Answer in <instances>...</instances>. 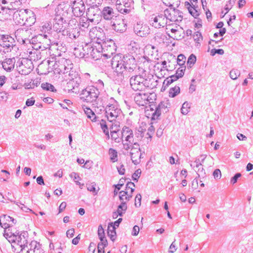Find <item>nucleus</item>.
I'll return each instance as SVG.
<instances>
[{
	"label": "nucleus",
	"instance_id": "nucleus-1",
	"mask_svg": "<svg viewBox=\"0 0 253 253\" xmlns=\"http://www.w3.org/2000/svg\"><path fill=\"white\" fill-rule=\"evenodd\" d=\"M111 66L114 78L120 83L129 76L128 74L136 69V63L134 57L130 54H117L111 59Z\"/></svg>",
	"mask_w": 253,
	"mask_h": 253
},
{
	"label": "nucleus",
	"instance_id": "nucleus-2",
	"mask_svg": "<svg viewBox=\"0 0 253 253\" xmlns=\"http://www.w3.org/2000/svg\"><path fill=\"white\" fill-rule=\"evenodd\" d=\"M52 59H53L52 58ZM48 66V71L45 72H42L41 74H47L48 73L53 70L54 73L59 74H68L69 76H73L74 71L72 70L73 64L72 61L68 59L64 58H56L55 60H48L47 61Z\"/></svg>",
	"mask_w": 253,
	"mask_h": 253
},
{
	"label": "nucleus",
	"instance_id": "nucleus-3",
	"mask_svg": "<svg viewBox=\"0 0 253 253\" xmlns=\"http://www.w3.org/2000/svg\"><path fill=\"white\" fill-rule=\"evenodd\" d=\"M4 236L11 243L13 251L15 253H24L28 245V233L26 231L20 233H5Z\"/></svg>",
	"mask_w": 253,
	"mask_h": 253
},
{
	"label": "nucleus",
	"instance_id": "nucleus-4",
	"mask_svg": "<svg viewBox=\"0 0 253 253\" xmlns=\"http://www.w3.org/2000/svg\"><path fill=\"white\" fill-rule=\"evenodd\" d=\"M51 36L49 35L39 34L33 37H32V43L33 44L32 46L35 49H36L35 54L38 55V49H41L42 50L47 49L49 47L50 45L52 43L51 39Z\"/></svg>",
	"mask_w": 253,
	"mask_h": 253
},
{
	"label": "nucleus",
	"instance_id": "nucleus-5",
	"mask_svg": "<svg viewBox=\"0 0 253 253\" xmlns=\"http://www.w3.org/2000/svg\"><path fill=\"white\" fill-rule=\"evenodd\" d=\"M121 113L122 111L119 108L117 101L114 98H111L105 108V115L108 120L110 122L116 121Z\"/></svg>",
	"mask_w": 253,
	"mask_h": 253
},
{
	"label": "nucleus",
	"instance_id": "nucleus-6",
	"mask_svg": "<svg viewBox=\"0 0 253 253\" xmlns=\"http://www.w3.org/2000/svg\"><path fill=\"white\" fill-rule=\"evenodd\" d=\"M129 82L131 88L135 91H143L151 87L150 80L144 78L141 75L132 76Z\"/></svg>",
	"mask_w": 253,
	"mask_h": 253
},
{
	"label": "nucleus",
	"instance_id": "nucleus-7",
	"mask_svg": "<svg viewBox=\"0 0 253 253\" xmlns=\"http://www.w3.org/2000/svg\"><path fill=\"white\" fill-rule=\"evenodd\" d=\"M99 93V89L96 87L88 86L82 90L81 98L87 102L93 103L96 101Z\"/></svg>",
	"mask_w": 253,
	"mask_h": 253
},
{
	"label": "nucleus",
	"instance_id": "nucleus-8",
	"mask_svg": "<svg viewBox=\"0 0 253 253\" xmlns=\"http://www.w3.org/2000/svg\"><path fill=\"white\" fill-rule=\"evenodd\" d=\"M35 53V52L31 51L30 52L31 55H29L30 59L23 58L20 61H19L17 62V67L21 74L27 75L31 72L33 67L32 60H36L34 56Z\"/></svg>",
	"mask_w": 253,
	"mask_h": 253
},
{
	"label": "nucleus",
	"instance_id": "nucleus-9",
	"mask_svg": "<svg viewBox=\"0 0 253 253\" xmlns=\"http://www.w3.org/2000/svg\"><path fill=\"white\" fill-rule=\"evenodd\" d=\"M121 133L123 148L128 151L134 142L133 132L129 127L124 126L122 128Z\"/></svg>",
	"mask_w": 253,
	"mask_h": 253
},
{
	"label": "nucleus",
	"instance_id": "nucleus-10",
	"mask_svg": "<svg viewBox=\"0 0 253 253\" xmlns=\"http://www.w3.org/2000/svg\"><path fill=\"white\" fill-rule=\"evenodd\" d=\"M149 22L150 24L155 28H163L167 26L168 23L165 12L164 14H152L150 16Z\"/></svg>",
	"mask_w": 253,
	"mask_h": 253
},
{
	"label": "nucleus",
	"instance_id": "nucleus-11",
	"mask_svg": "<svg viewBox=\"0 0 253 253\" xmlns=\"http://www.w3.org/2000/svg\"><path fill=\"white\" fill-rule=\"evenodd\" d=\"M89 36L92 42L101 43L106 39L103 30L99 27H94L90 29Z\"/></svg>",
	"mask_w": 253,
	"mask_h": 253
},
{
	"label": "nucleus",
	"instance_id": "nucleus-12",
	"mask_svg": "<svg viewBox=\"0 0 253 253\" xmlns=\"http://www.w3.org/2000/svg\"><path fill=\"white\" fill-rule=\"evenodd\" d=\"M32 33L31 30L21 28L18 29L15 32V37L17 41L21 43L31 44L32 38L30 39Z\"/></svg>",
	"mask_w": 253,
	"mask_h": 253
},
{
	"label": "nucleus",
	"instance_id": "nucleus-13",
	"mask_svg": "<svg viewBox=\"0 0 253 253\" xmlns=\"http://www.w3.org/2000/svg\"><path fill=\"white\" fill-rule=\"evenodd\" d=\"M103 56L107 58H110L116 51V46L114 42L111 39H106L101 43Z\"/></svg>",
	"mask_w": 253,
	"mask_h": 253
},
{
	"label": "nucleus",
	"instance_id": "nucleus-14",
	"mask_svg": "<svg viewBox=\"0 0 253 253\" xmlns=\"http://www.w3.org/2000/svg\"><path fill=\"white\" fill-rule=\"evenodd\" d=\"M170 106V105L168 101L161 102L156 107L155 111L152 113L151 117L152 120H157L162 113L165 114L168 112Z\"/></svg>",
	"mask_w": 253,
	"mask_h": 253
},
{
	"label": "nucleus",
	"instance_id": "nucleus-15",
	"mask_svg": "<svg viewBox=\"0 0 253 253\" xmlns=\"http://www.w3.org/2000/svg\"><path fill=\"white\" fill-rule=\"evenodd\" d=\"M74 78L73 76H70V81L67 83V87L69 91H71L75 93L79 92V86L81 83V78L75 72H73Z\"/></svg>",
	"mask_w": 253,
	"mask_h": 253
},
{
	"label": "nucleus",
	"instance_id": "nucleus-16",
	"mask_svg": "<svg viewBox=\"0 0 253 253\" xmlns=\"http://www.w3.org/2000/svg\"><path fill=\"white\" fill-rule=\"evenodd\" d=\"M72 12L76 17H81L85 12V7L83 0H75L71 3Z\"/></svg>",
	"mask_w": 253,
	"mask_h": 253
},
{
	"label": "nucleus",
	"instance_id": "nucleus-17",
	"mask_svg": "<svg viewBox=\"0 0 253 253\" xmlns=\"http://www.w3.org/2000/svg\"><path fill=\"white\" fill-rule=\"evenodd\" d=\"M167 20L171 22L181 21L183 18L182 13L178 9L170 8L164 11Z\"/></svg>",
	"mask_w": 253,
	"mask_h": 253
},
{
	"label": "nucleus",
	"instance_id": "nucleus-18",
	"mask_svg": "<svg viewBox=\"0 0 253 253\" xmlns=\"http://www.w3.org/2000/svg\"><path fill=\"white\" fill-rule=\"evenodd\" d=\"M15 40L8 35H0V46L3 47L6 51H11L15 45Z\"/></svg>",
	"mask_w": 253,
	"mask_h": 253
},
{
	"label": "nucleus",
	"instance_id": "nucleus-19",
	"mask_svg": "<svg viewBox=\"0 0 253 253\" xmlns=\"http://www.w3.org/2000/svg\"><path fill=\"white\" fill-rule=\"evenodd\" d=\"M53 30L57 33L63 32L66 28L67 23L64 18L60 15H56L53 22Z\"/></svg>",
	"mask_w": 253,
	"mask_h": 253
},
{
	"label": "nucleus",
	"instance_id": "nucleus-20",
	"mask_svg": "<svg viewBox=\"0 0 253 253\" xmlns=\"http://www.w3.org/2000/svg\"><path fill=\"white\" fill-rule=\"evenodd\" d=\"M93 42H90L89 43H85L82 48V51L79 50V49H75V54L80 58L84 57H91L92 58V51L93 49Z\"/></svg>",
	"mask_w": 253,
	"mask_h": 253
},
{
	"label": "nucleus",
	"instance_id": "nucleus-21",
	"mask_svg": "<svg viewBox=\"0 0 253 253\" xmlns=\"http://www.w3.org/2000/svg\"><path fill=\"white\" fill-rule=\"evenodd\" d=\"M152 99L150 95L143 93L142 91L136 93L134 96V100L138 106H144L151 102Z\"/></svg>",
	"mask_w": 253,
	"mask_h": 253
},
{
	"label": "nucleus",
	"instance_id": "nucleus-22",
	"mask_svg": "<svg viewBox=\"0 0 253 253\" xmlns=\"http://www.w3.org/2000/svg\"><path fill=\"white\" fill-rule=\"evenodd\" d=\"M129 152L131 160L134 165H137L140 162L141 153L139 144H132L130 147Z\"/></svg>",
	"mask_w": 253,
	"mask_h": 253
},
{
	"label": "nucleus",
	"instance_id": "nucleus-23",
	"mask_svg": "<svg viewBox=\"0 0 253 253\" xmlns=\"http://www.w3.org/2000/svg\"><path fill=\"white\" fill-rule=\"evenodd\" d=\"M97 21L98 20H95L94 18L82 17L80 19L79 29L83 31H85L90 27L96 25L98 23Z\"/></svg>",
	"mask_w": 253,
	"mask_h": 253
},
{
	"label": "nucleus",
	"instance_id": "nucleus-24",
	"mask_svg": "<svg viewBox=\"0 0 253 253\" xmlns=\"http://www.w3.org/2000/svg\"><path fill=\"white\" fill-rule=\"evenodd\" d=\"M24 253H44L42 245L36 241H32L25 247Z\"/></svg>",
	"mask_w": 253,
	"mask_h": 253
},
{
	"label": "nucleus",
	"instance_id": "nucleus-25",
	"mask_svg": "<svg viewBox=\"0 0 253 253\" xmlns=\"http://www.w3.org/2000/svg\"><path fill=\"white\" fill-rule=\"evenodd\" d=\"M15 223V220L9 215H3L0 217V225L4 229H7Z\"/></svg>",
	"mask_w": 253,
	"mask_h": 253
},
{
	"label": "nucleus",
	"instance_id": "nucleus-26",
	"mask_svg": "<svg viewBox=\"0 0 253 253\" xmlns=\"http://www.w3.org/2000/svg\"><path fill=\"white\" fill-rule=\"evenodd\" d=\"M102 48L101 46V43L93 42V47L92 51V58L95 60H98L100 58L103 56V53L102 52Z\"/></svg>",
	"mask_w": 253,
	"mask_h": 253
},
{
	"label": "nucleus",
	"instance_id": "nucleus-27",
	"mask_svg": "<svg viewBox=\"0 0 253 253\" xmlns=\"http://www.w3.org/2000/svg\"><path fill=\"white\" fill-rule=\"evenodd\" d=\"M134 31L137 36L141 37H146L150 33V29L148 26L139 24H137L134 27Z\"/></svg>",
	"mask_w": 253,
	"mask_h": 253
},
{
	"label": "nucleus",
	"instance_id": "nucleus-28",
	"mask_svg": "<svg viewBox=\"0 0 253 253\" xmlns=\"http://www.w3.org/2000/svg\"><path fill=\"white\" fill-rule=\"evenodd\" d=\"M112 27L116 32L123 33L126 30V24L124 19H118L112 25Z\"/></svg>",
	"mask_w": 253,
	"mask_h": 253
},
{
	"label": "nucleus",
	"instance_id": "nucleus-29",
	"mask_svg": "<svg viewBox=\"0 0 253 253\" xmlns=\"http://www.w3.org/2000/svg\"><path fill=\"white\" fill-rule=\"evenodd\" d=\"M185 6L188 9L189 13L195 18H197L200 15V11L196 4H191L188 1L185 2Z\"/></svg>",
	"mask_w": 253,
	"mask_h": 253
},
{
	"label": "nucleus",
	"instance_id": "nucleus-30",
	"mask_svg": "<svg viewBox=\"0 0 253 253\" xmlns=\"http://www.w3.org/2000/svg\"><path fill=\"white\" fill-rule=\"evenodd\" d=\"M167 29H169L172 36H170L171 38H173L174 40H179L181 39L183 36L181 35V33L182 32V29L179 26H176V28H167Z\"/></svg>",
	"mask_w": 253,
	"mask_h": 253
},
{
	"label": "nucleus",
	"instance_id": "nucleus-31",
	"mask_svg": "<svg viewBox=\"0 0 253 253\" xmlns=\"http://www.w3.org/2000/svg\"><path fill=\"white\" fill-rule=\"evenodd\" d=\"M14 58H6L1 63L2 68L6 71H11L14 67Z\"/></svg>",
	"mask_w": 253,
	"mask_h": 253
},
{
	"label": "nucleus",
	"instance_id": "nucleus-32",
	"mask_svg": "<svg viewBox=\"0 0 253 253\" xmlns=\"http://www.w3.org/2000/svg\"><path fill=\"white\" fill-rule=\"evenodd\" d=\"M119 199L121 202L126 203L129 201L132 197L129 191L122 190L119 193Z\"/></svg>",
	"mask_w": 253,
	"mask_h": 253
},
{
	"label": "nucleus",
	"instance_id": "nucleus-33",
	"mask_svg": "<svg viewBox=\"0 0 253 253\" xmlns=\"http://www.w3.org/2000/svg\"><path fill=\"white\" fill-rule=\"evenodd\" d=\"M83 109L88 119H90L93 122H97L98 117L96 116L95 113L89 108L84 105Z\"/></svg>",
	"mask_w": 253,
	"mask_h": 253
},
{
	"label": "nucleus",
	"instance_id": "nucleus-34",
	"mask_svg": "<svg viewBox=\"0 0 253 253\" xmlns=\"http://www.w3.org/2000/svg\"><path fill=\"white\" fill-rule=\"evenodd\" d=\"M101 12L103 17L106 20H110L114 16L113 9L109 6L104 7Z\"/></svg>",
	"mask_w": 253,
	"mask_h": 253
},
{
	"label": "nucleus",
	"instance_id": "nucleus-35",
	"mask_svg": "<svg viewBox=\"0 0 253 253\" xmlns=\"http://www.w3.org/2000/svg\"><path fill=\"white\" fill-rule=\"evenodd\" d=\"M123 0H117L116 1V9L119 12L123 14L128 13L130 12L131 9L124 8L123 3Z\"/></svg>",
	"mask_w": 253,
	"mask_h": 253
},
{
	"label": "nucleus",
	"instance_id": "nucleus-36",
	"mask_svg": "<svg viewBox=\"0 0 253 253\" xmlns=\"http://www.w3.org/2000/svg\"><path fill=\"white\" fill-rule=\"evenodd\" d=\"M101 13V11L98 7H91L88 8V11L86 12V16L90 18H94L97 17Z\"/></svg>",
	"mask_w": 253,
	"mask_h": 253
},
{
	"label": "nucleus",
	"instance_id": "nucleus-37",
	"mask_svg": "<svg viewBox=\"0 0 253 253\" xmlns=\"http://www.w3.org/2000/svg\"><path fill=\"white\" fill-rule=\"evenodd\" d=\"M41 32L43 34L49 35L51 36L52 31V24L49 23H44L41 27Z\"/></svg>",
	"mask_w": 253,
	"mask_h": 253
},
{
	"label": "nucleus",
	"instance_id": "nucleus-38",
	"mask_svg": "<svg viewBox=\"0 0 253 253\" xmlns=\"http://www.w3.org/2000/svg\"><path fill=\"white\" fill-rule=\"evenodd\" d=\"M134 134V141L133 144H138V142L140 141L144 136V131L142 129L141 130H135L133 132Z\"/></svg>",
	"mask_w": 253,
	"mask_h": 253
},
{
	"label": "nucleus",
	"instance_id": "nucleus-39",
	"mask_svg": "<svg viewBox=\"0 0 253 253\" xmlns=\"http://www.w3.org/2000/svg\"><path fill=\"white\" fill-rule=\"evenodd\" d=\"M206 158V155H201L199 158L196 159L193 163L191 164V167H192L193 168H199V166L202 165V164L204 163V161H205Z\"/></svg>",
	"mask_w": 253,
	"mask_h": 253
},
{
	"label": "nucleus",
	"instance_id": "nucleus-40",
	"mask_svg": "<svg viewBox=\"0 0 253 253\" xmlns=\"http://www.w3.org/2000/svg\"><path fill=\"white\" fill-rule=\"evenodd\" d=\"M98 235L101 243L105 245H107V241L105 237L104 231L101 225L98 226Z\"/></svg>",
	"mask_w": 253,
	"mask_h": 253
},
{
	"label": "nucleus",
	"instance_id": "nucleus-41",
	"mask_svg": "<svg viewBox=\"0 0 253 253\" xmlns=\"http://www.w3.org/2000/svg\"><path fill=\"white\" fill-rule=\"evenodd\" d=\"M180 87L177 85L170 88L169 92V96L170 97L173 98L180 93Z\"/></svg>",
	"mask_w": 253,
	"mask_h": 253
},
{
	"label": "nucleus",
	"instance_id": "nucleus-42",
	"mask_svg": "<svg viewBox=\"0 0 253 253\" xmlns=\"http://www.w3.org/2000/svg\"><path fill=\"white\" fill-rule=\"evenodd\" d=\"M127 207L126 203L121 202V204L118 206L117 209V213L119 216H122L127 210Z\"/></svg>",
	"mask_w": 253,
	"mask_h": 253
},
{
	"label": "nucleus",
	"instance_id": "nucleus-43",
	"mask_svg": "<svg viewBox=\"0 0 253 253\" xmlns=\"http://www.w3.org/2000/svg\"><path fill=\"white\" fill-rule=\"evenodd\" d=\"M193 38L196 42V46L199 47L200 46V42L203 40L202 34L200 32H196L193 34Z\"/></svg>",
	"mask_w": 253,
	"mask_h": 253
},
{
	"label": "nucleus",
	"instance_id": "nucleus-44",
	"mask_svg": "<svg viewBox=\"0 0 253 253\" xmlns=\"http://www.w3.org/2000/svg\"><path fill=\"white\" fill-rule=\"evenodd\" d=\"M116 229L108 224V236L112 241H114L116 237Z\"/></svg>",
	"mask_w": 253,
	"mask_h": 253
},
{
	"label": "nucleus",
	"instance_id": "nucleus-45",
	"mask_svg": "<svg viewBox=\"0 0 253 253\" xmlns=\"http://www.w3.org/2000/svg\"><path fill=\"white\" fill-rule=\"evenodd\" d=\"M97 122H99V124L100 125V127L103 130L104 133L108 136V137L109 136V129L107 127L106 122L105 120L101 119V120H99L98 118L97 119Z\"/></svg>",
	"mask_w": 253,
	"mask_h": 253
},
{
	"label": "nucleus",
	"instance_id": "nucleus-46",
	"mask_svg": "<svg viewBox=\"0 0 253 253\" xmlns=\"http://www.w3.org/2000/svg\"><path fill=\"white\" fill-rule=\"evenodd\" d=\"M109 155L110 160L114 163L118 161V153L117 151L113 148L109 149Z\"/></svg>",
	"mask_w": 253,
	"mask_h": 253
},
{
	"label": "nucleus",
	"instance_id": "nucleus-47",
	"mask_svg": "<svg viewBox=\"0 0 253 253\" xmlns=\"http://www.w3.org/2000/svg\"><path fill=\"white\" fill-rule=\"evenodd\" d=\"M190 108V104L187 101L184 102L181 108V113L184 115H187L189 112Z\"/></svg>",
	"mask_w": 253,
	"mask_h": 253
},
{
	"label": "nucleus",
	"instance_id": "nucleus-48",
	"mask_svg": "<svg viewBox=\"0 0 253 253\" xmlns=\"http://www.w3.org/2000/svg\"><path fill=\"white\" fill-rule=\"evenodd\" d=\"M41 86L43 89L45 90L51 91L52 92H54L56 91L54 86L51 84L48 83H42V84Z\"/></svg>",
	"mask_w": 253,
	"mask_h": 253
},
{
	"label": "nucleus",
	"instance_id": "nucleus-49",
	"mask_svg": "<svg viewBox=\"0 0 253 253\" xmlns=\"http://www.w3.org/2000/svg\"><path fill=\"white\" fill-rule=\"evenodd\" d=\"M111 136L112 139L114 140L116 142L119 143L122 140V137L119 136L118 132L116 130L111 131Z\"/></svg>",
	"mask_w": 253,
	"mask_h": 253
},
{
	"label": "nucleus",
	"instance_id": "nucleus-50",
	"mask_svg": "<svg viewBox=\"0 0 253 253\" xmlns=\"http://www.w3.org/2000/svg\"><path fill=\"white\" fill-rule=\"evenodd\" d=\"M193 169L196 172L198 177H205L206 175L205 171L203 167V165L199 166V168H194Z\"/></svg>",
	"mask_w": 253,
	"mask_h": 253
},
{
	"label": "nucleus",
	"instance_id": "nucleus-51",
	"mask_svg": "<svg viewBox=\"0 0 253 253\" xmlns=\"http://www.w3.org/2000/svg\"><path fill=\"white\" fill-rule=\"evenodd\" d=\"M86 186L88 191L94 193V195H96L97 194L99 189L97 190H96V184L95 182H91L90 184H87Z\"/></svg>",
	"mask_w": 253,
	"mask_h": 253
},
{
	"label": "nucleus",
	"instance_id": "nucleus-52",
	"mask_svg": "<svg viewBox=\"0 0 253 253\" xmlns=\"http://www.w3.org/2000/svg\"><path fill=\"white\" fill-rule=\"evenodd\" d=\"M229 75L232 80H236L240 76V72L238 69H232L230 71Z\"/></svg>",
	"mask_w": 253,
	"mask_h": 253
},
{
	"label": "nucleus",
	"instance_id": "nucleus-53",
	"mask_svg": "<svg viewBox=\"0 0 253 253\" xmlns=\"http://www.w3.org/2000/svg\"><path fill=\"white\" fill-rule=\"evenodd\" d=\"M135 184L132 182H128L126 185V189L124 191H129V193L132 195L133 192L134 191Z\"/></svg>",
	"mask_w": 253,
	"mask_h": 253
},
{
	"label": "nucleus",
	"instance_id": "nucleus-54",
	"mask_svg": "<svg viewBox=\"0 0 253 253\" xmlns=\"http://www.w3.org/2000/svg\"><path fill=\"white\" fill-rule=\"evenodd\" d=\"M186 57L183 54H179L177 59V64L180 66V67L184 66V64L185 63Z\"/></svg>",
	"mask_w": 253,
	"mask_h": 253
},
{
	"label": "nucleus",
	"instance_id": "nucleus-55",
	"mask_svg": "<svg viewBox=\"0 0 253 253\" xmlns=\"http://www.w3.org/2000/svg\"><path fill=\"white\" fill-rule=\"evenodd\" d=\"M80 36L79 29L75 28L69 33V36L71 39H76Z\"/></svg>",
	"mask_w": 253,
	"mask_h": 253
},
{
	"label": "nucleus",
	"instance_id": "nucleus-56",
	"mask_svg": "<svg viewBox=\"0 0 253 253\" xmlns=\"http://www.w3.org/2000/svg\"><path fill=\"white\" fill-rule=\"evenodd\" d=\"M196 61V57L194 54L190 55L188 59L187 65L189 68H191L195 63Z\"/></svg>",
	"mask_w": 253,
	"mask_h": 253
},
{
	"label": "nucleus",
	"instance_id": "nucleus-57",
	"mask_svg": "<svg viewBox=\"0 0 253 253\" xmlns=\"http://www.w3.org/2000/svg\"><path fill=\"white\" fill-rule=\"evenodd\" d=\"M155 127L153 126V123H151L150 124V126L148 128L147 135L148 136V137L151 138L152 137L154 132H155Z\"/></svg>",
	"mask_w": 253,
	"mask_h": 253
},
{
	"label": "nucleus",
	"instance_id": "nucleus-58",
	"mask_svg": "<svg viewBox=\"0 0 253 253\" xmlns=\"http://www.w3.org/2000/svg\"><path fill=\"white\" fill-rule=\"evenodd\" d=\"M141 195L140 194H138L136 195L135 198L134 205L136 208H138L141 206Z\"/></svg>",
	"mask_w": 253,
	"mask_h": 253
},
{
	"label": "nucleus",
	"instance_id": "nucleus-59",
	"mask_svg": "<svg viewBox=\"0 0 253 253\" xmlns=\"http://www.w3.org/2000/svg\"><path fill=\"white\" fill-rule=\"evenodd\" d=\"M185 70V66H182L179 68L175 73V75H177L179 78L182 77L184 75V71Z\"/></svg>",
	"mask_w": 253,
	"mask_h": 253
},
{
	"label": "nucleus",
	"instance_id": "nucleus-60",
	"mask_svg": "<svg viewBox=\"0 0 253 253\" xmlns=\"http://www.w3.org/2000/svg\"><path fill=\"white\" fill-rule=\"evenodd\" d=\"M40 84V81L38 79L34 80L32 82H30V84L27 85L28 88H34L35 86H37Z\"/></svg>",
	"mask_w": 253,
	"mask_h": 253
},
{
	"label": "nucleus",
	"instance_id": "nucleus-61",
	"mask_svg": "<svg viewBox=\"0 0 253 253\" xmlns=\"http://www.w3.org/2000/svg\"><path fill=\"white\" fill-rule=\"evenodd\" d=\"M117 169L120 174L124 175L125 174L126 170L125 167L123 164H119V165L117 167Z\"/></svg>",
	"mask_w": 253,
	"mask_h": 253
},
{
	"label": "nucleus",
	"instance_id": "nucleus-62",
	"mask_svg": "<svg viewBox=\"0 0 253 253\" xmlns=\"http://www.w3.org/2000/svg\"><path fill=\"white\" fill-rule=\"evenodd\" d=\"M213 176L215 179H219L221 177V173L219 169H216L213 172Z\"/></svg>",
	"mask_w": 253,
	"mask_h": 253
},
{
	"label": "nucleus",
	"instance_id": "nucleus-63",
	"mask_svg": "<svg viewBox=\"0 0 253 253\" xmlns=\"http://www.w3.org/2000/svg\"><path fill=\"white\" fill-rule=\"evenodd\" d=\"M140 174H141L140 169H137L132 175L133 180L137 181V179L139 177Z\"/></svg>",
	"mask_w": 253,
	"mask_h": 253
},
{
	"label": "nucleus",
	"instance_id": "nucleus-64",
	"mask_svg": "<svg viewBox=\"0 0 253 253\" xmlns=\"http://www.w3.org/2000/svg\"><path fill=\"white\" fill-rule=\"evenodd\" d=\"M241 176V174L240 173H237L235 174V175L232 177L231 179L230 182L234 184L237 181L238 179Z\"/></svg>",
	"mask_w": 253,
	"mask_h": 253
}]
</instances>
